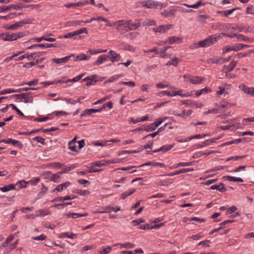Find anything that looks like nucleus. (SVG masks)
Here are the masks:
<instances>
[{"mask_svg":"<svg viewBox=\"0 0 254 254\" xmlns=\"http://www.w3.org/2000/svg\"><path fill=\"white\" fill-rule=\"evenodd\" d=\"M220 38L219 35H212L208 36L203 40L199 42L201 47H207L214 44Z\"/></svg>","mask_w":254,"mask_h":254,"instance_id":"obj_1","label":"nucleus"},{"mask_svg":"<svg viewBox=\"0 0 254 254\" xmlns=\"http://www.w3.org/2000/svg\"><path fill=\"white\" fill-rule=\"evenodd\" d=\"M84 33L85 34L88 33V31L87 28H82L78 30L75 31L73 32H69L66 33L63 36H59V38H73L74 39H80L81 37L78 36L79 34Z\"/></svg>","mask_w":254,"mask_h":254,"instance_id":"obj_2","label":"nucleus"},{"mask_svg":"<svg viewBox=\"0 0 254 254\" xmlns=\"http://www.w3.org/2000/svg\"><path fill=\"white\" fill-rule=\"evenodd\" d=\"M28 93H23L20 94L13 95V96L17 97L19 102H23L25 103H32L33 102V97L28 96Z\"/></svg>","mask_w":254,"mask_h":254,"instance_id":"obj_3","label":"nucleus"},{"mask_svg":"<svg viewBox=\"0 0 254 254\" xmlns=\"http://www.w3.org/2000/svg\"><path fill=\"white\" fill-rule=\"evenodd\" d=\"M158 95L160 97H161L164 95H167L168 96L172 97V96H175L177 95L181 96V97H189L190 96V94L188 93H186L185 94H181V91H173L172 92L170 91H163L159 92L158 93Z\"/></svg>","mask_w":254,"mask_h":254,"instance_id":"obj_4","label":"nucleus"},{"mask_svg":"<svg viewBox=\"0 0 254 254\" xmlns=\"http://www.w3.org/2000/svg\"><path fill=\"white\" fill-rule=\"evenodd\" d=\"M172 24L162 25L156 28H153L152 30L155 33H165L172 27Z\"/></svg>","mask_w":254,"mask_h":254,"instance_id":"obj_5","label":"nucleus"},{"mask_svg":"<svg viewBox=\"0 0 254 254\" xmlns=\"http://www.w3.org/2000/svg\"><path fill=\"white\" fill-rule=\"evenodd\" d=\"M127 22H128L127 23V25L126 26V28H127L130 30H136L140 26L139 19L135 20L134 23H132V21L131 20H127Z\"/></svg>","mask_w":254,"mask_h":254,"instance_id":"obj_6","label":"nucleus"},{"mask_svg":"<svg viewBox=\"0 0 254 254\" xmlns=\"http://www.w3.org/2000/svg\"><path fill=\"white\" fill-rule=\"evenodd\" d=\"M109 58L110 60L113 62H118L121 60V56L119 54H117L113 50H110L108 53Z\"/></svg>","mask_w":254,"mask_h":254,"instance_id":"obj_7","label":"nucleus"},{"mask_svg":"<svg viewBox=\"0 0 254 254\" xmlns=\"http://www.w3.org/2000/svg\"><path fill=\"white\" fill-rule=\"evenodd\" d=\"M0 142H4L5 143H11L14 146H17L18 147L21 148L23 146L22 144L18 140H14L12 138L3 139L0 141Z\"/></svg>","mask_w":254,"mask_h":254,"instance_id":"obj_8","label":"nucleus"},{"mask_svg":"<svg viewBox=\"0 0 254 254\" xmlns=\"http://www.w3.org/2000/svg\"><path fill=\"white\" fill-rule=\"evenodd\" d=\"M239 88L245 93L254 96V87H249L245 84H242L239 86Z\"/></svg>","mask_w":254,"mask_h":254,"instance_id":"obj_9","label":"nucleus"},{"mask_svg":"<svg viewBox=\"0 0 254 254\" xmlns=\"http://www.w3.org/2000/svg\"><path fill=\"white\" fill-rule=\"evenodd\" d=\"M45 175H46V177L47 178H49L51 181L55 182H59L60 180V176L59 173L58 174H52L51 172H46L45 173Z\"/></svg>","mask_w":254,"mask_h":254,"instance_id":"obj_10","label":"nucleus"},{"mask_svg":"<svg viewBox=\"0 0 254 254\" xmlns=\"http://www.w3.org/2000/svg\"><path fill=\"white\" fill-rule=\"evenodd\" d=\"M221 136H219L216 138H213L209 139H207L205 141L202 142L201 144L198 145V148H202L208 145H209L213 143H215L217 140L220 139Z\"/></svg>","mask_w":254,"mask_h":254,"instance_id":"obj_11","label":"nucleus"},{"mask_svg":"<svg viewBox=\"0 0 254 254\" xmlns=\"http://www.w3.org/2000/svg\"><path fill=\"white\" fill-rule=\"evenodd\" d=\"M70 183L69 182H66L63 184L58 185L53 190V192L57 190L59 192H62L64 189L67 188L69 185Z\"/></svg>","mask_w":254,"mask_h":254,"instance_id":"obj_12","label":"nucleus"},{"mask_svg":"<svg viewBox=\"0 0 254 254\" xmlns=\"http://www.w3.org/2000/svg\"><path fill=\"white\" fill-rule=\"evenodd\" d=\"M5 41H12L16 40L15 33L9 34V33H4V35L1 38Z\"/></svg>","mask_w":254,"mask_h":254,"instance_id":"obj_13","label":"nucleus"},{"mask_svg":"<svg viewBox=\"0 0 254 254\" xmlns=\"http://www.w3.org/2000/svg\"><path fill=\"white\" fill-rule=\"evenodd\" d=\"M89 2V1L88 0H86L81 2L66 3L64 5V6L66 8H70L72 6H82L88 4Z\"/></svg>","mask_w":254,"mask_h":254,"instance_id":"obj_14","label":"nucleus"},{"mask_svg":"<svg viewBox=\"0 0 254 254\" xmlns=\"http://www.w3.org/2000/svg\"><path fill=\"white\" fill-rule=\"evenodd\" d=\"M237 64V61H232L228 65L224 66V70L226 73L232 71Z\"/></svg>","mask_w":254,"mask_h":254,"instance_id":"obj_15","label":"nucleus"},{"mask_svg":"<svg viewBox=\"0 0 254 254\" xmlns=\"http://www.w3.org/2000/svg\"><path fill=\"white\" fill-rule=\"evenodd\" d=\"M234 35H235L236 37L240 40L243 41L245 42H253L254 41V39L250 38L247 36H245L242 34H236L234 33Z\"/></svg>","mask_w":254,"mask_h":254,"instance_id":"obj_16","label":"nucleus"},{"mask_svg":"<svg viewBox=\"0 0 254 254\" xmlns=\"http://www.w3.org/2000/svg\"><path fill=\"white\" fill-rule=\"evenodd\" d=\"M109 57L106 55H102L99 56L98 59L93 63V65H99L106 61Z\"/></svg>","mask_w":254,"mask_h":254,"instance_id":"obj_17","label":"nucleus"},{"mask_svg":"<svg viewBox=\"0 0 254 254\" xmlns=\"http://www.w3.org/2000/svg\"><path fill=\"white\" fill-rule=\"evenodd\" d=\"M224 186V185L223 183H220L218 185H212L210 189L212 190H216L221 192H225L226 191V189Z\"/></svg>","mask_w":254,"mask_h":254,"instance_id":"obj_18","label":"nucleus"},{"mask_svg":"<svg viewBox=\"0 0 254 254\" xmlns=\"http://www.w3.org/2000/svg\"><path fill=\"white\" fill-rule=\"evenodd\" d=\"M101 110L100 109H88L84 111V112L80 115L81 117H83L86 115H89L92 113L100 112Z\"/></svg>","mask_w":254,"mask_h":254,"instance_id":"obj_19","label":"nucleus"},{"mask_svg":"<svg viewBox=\"0 0 254 254\" xmlns=\"http://www.w3.org/2000/svg\"><path fill=\"white\" fill-rule=\"evenodd\" d=\"M159 4L157 1H148L145 4L143 5L144 7L148 8H157Z\"/></svg>","mask_w":254,"mask_h":254,"instance_id":"obj_20","label":"nucleus"},{"mask_svg":"<svg viewBox=\"0 0 254 254\" xmlns=\"http://www.w3.org/2000/svg\"><path fill=\"white\" fill-rule=\"evenodd\" d=\"M205 80L204 77H199L197 76H192L191 78V83L193 84H199Z\"/></svg>","mask_w":254,"mask_h":254,"instance_id":"obj_21","label":"nucleus"},{"mask_svg":"<svg viewBox=\"0 0 254 254\" xmlns=\"http://www.w3.org/2000/svg\"><path fill=\"white\" fill-rule=\"evenodd\" d=\"M225 180L229 181H232V182H238L240 183L244 182L243 179H242L241 178H236L235 177H232L230 176H224L223 178Z\"/></svg>","mask_w":254,"mask_h":254,"instance_id":"obj_22","label":"nucleus"},{"mask_svg":"<svg viewBox=\"0 0 254 254\" xmlns=\"http://www.w3.org/2000/svg\"><path fill=\"white\" fill-rule=\"evenodd\" d=\"M88 215L87 213H69L67 214V216L68 217H72L73 219H75L78 217H85Z\"/></svg>","mask_w":254,"mask_h":254,"instance_id":"obj_23","label":"nucleus"},{"mask_svg":"<svg viewBox=\"0 0 254 254\" xmlns=\"http://www.w3.org/2000/svg\"><path fill=\"white\" fill-rule=\"evenodd\" d=\"M175 9H171L169 11L167 10H164L161 12V14L165 17H170L175 15Z\"/></svg>","mask_w":254,"mask_h":254,"instance_id":"obj_24","label":"nucleus"},{"mask_svg":"<svg viewBox=\"0 0 254 254\" xmlns=\"http://www.w3.org/2000/svg\"><path fill=\"white\" fill-rule=\"evenodd\" d=\"M127 20H120L115 21L116 26H118L117 30L119 31L121 30L120 27L122 26H125V27L127 25Z\"/></svg>","mask_w":254,"mask_h":254,"instance_id":"obj_25","label":"nucleus"},{"mask_svg":"<svg viewBox=\"0 0 254 254\" xmlns=\"http://www.w3.org/2000/svg\"><path fill=\"white\" fill-rule=\"evenodd\" d=\"M115 246H120L122 248H125L126 249H131L134 248L135 246L134 244L130 243V242H127L125 244L122 243H117L115 245Z\"/></svg>","mask_w":254,"mask_h":254,"instance_id":"obj_26","label":"nucleus"},{"mask_svg":"<svg viewBox=\"0 0 254 254\" xmlns=\"http://www.w3.org/2000/svg\"><path fill=\"white\" fill-rule=\"evenodd\" d=\"M21 22L20 21H18L16 22L15 24H12L10 26H5L4 28L6 29H11V30H16L18 27H21Z\"/></svg>","mask_w":254,"mask_h":254,"instance_id":"obj_27","label":"nucleus"},{"mask_svg":"<svg viewBox=\"0 0 254 254\" xmlns=\"http://www.w3.org/2000/svg\"><path fill=\"white\" fill-rule=\"evenodd\" d=\"M211 91V89L208 87H206L204 88H203L201 90H197L195 92L196 96L198 97L201 95V94L207 93L208 92H210Z\"/></svg>","mask_w":254,"mask_h":254,"instance_id":"obj_28","label":"nucleus"},{"mask_svg":"<svg viewBox=\"0 0 254 254\" xmlns=\"http://www.w3.org/2000/svg\"><path fill=\"white\" fill-rule=\"evenodd\" d=\"M239 9V7H235L232 9L224 10V11H217V13H223V15L227 17L228 15L231 14L234 11L236 10Z\"/></svg>","mask_w":254,"mask_h":254,"instance_id":"obj_29","label":"nucleus"},{"mask_svg":"<svg viewBox=\"0 0 254 254\" xmlns=\"http://www.w3.org/2000/svg\"><path fill=\"white\" fill-rule=\"evenodd\" d=\"M148 165H151L153 166H159L161 167H164L165 165L164 164L159 163V162H147L144 164H141V165L139 166V167H142L143 166H148Z\"/></svg>","mask_w":254,"mask_h":254,"instance_id":"obj_30","label":"nucleus"},{"mask_svg":"<svg viewBox=\"0 0 254 254\" xmlns=\"http://www.w3.org/2000/svg\"><path fill=\"white\" fill-rule=\"evenodd\" d=\"M15 189V186L13 184H9L7 186H4L0 188V190L2 192H6L9 190H14Z\"/></svg>","mask_w":254,"mask_h":254,"instance_id":"obj_31","label":"nucleus"},{"mask_svg":"<svg viewBox=\"0 0 254 254\" xmlns=\"http://www.w3.org/2000/svg\"><path fill=\"white\" fill-rule=\"evenodd\" d=\"M253 53H254V50H250L247 52L238 53L236 54L235 56L238 58H242L248 56Z\"/></svg>","mask_w":254,"mask_h":254,"instance_id":"obj_32","label":"nucleus"},{"mask_svg":"<svg viewBox=\"0 0 254 254\" xmlns=\"http://www.w3.org/2000/svg\"><path fill=\"white\" fill-rule=\"evenodd\" d=\"M23 6L21 3H19L17 4H11L8 6H5V7H8V9H6V10H9L11 8L13 9L18 10L21 9L23 8Z\"/></svg>","mask_w":254,"mask_h":254,"instance_id":"obj_33","label":"nucleus"},{"mask_svg":"<svg viewBox=\"0 0 254 254\" xmlns=\"http://www.w3.org/2000/svg\"><path fill=\"white\" fill-rule=\"evenodd\" d=\"M156 21L153 19H145L142 23L143 26H155L156 25Z\"/></svg>","mask_w":254,"mask_h":254,"instance_id":"obj_34","label":"nucleus"},{"mask_svg":"<svg viewBox=\"0 0 254 254\" xmlns=\"http://www.w3.org/2000/svg\"><path fill=\"white\" fill-rule=\"evenodd\" d=\"M136 190L135 189H132L131 190H129L127 191H125L123 192L121 195V198L123 199H125L127 196L132 194L134 192H135Z\"/></svg>","mask_w":254,"mask_h":254,"instance_id":"obj_35","label":"nucleus"},{"mask_svg":"<svg viewBox=\"0 0 254 254\" xmlns=\"http://www.w3.org/2000/svg\"><path fill=\"white\" fill-rule=\"evenodd\" d=\"M94 20L102 21L103 22H109V20L102 16H98L97 18L93 17L91 19L85 21L86 23H90Z\"/></svg>","mask_w":254,"mask_h":254,"instance_id":"obj_36","label":"nucleus"},{"mask_svg":"<svg viewBox=\"0 0 254 254\" xmlns=\"http://www.w3.org/2000/svg\"><path fill=\"white\" fill-rule=\"evenodd\" d=\"M179 59L178 58H174L171 61H169L166 64V66L173 65L177 66L178 64Z\"/></svg>","mask_w":254,"mask_h":254,"instance_id":"obj_37","label":"nucleus"},{"mask_svg":"<svg viewBox=\"0 0 254 254\" xmlns=\"http://www.w3.org/2000/svg\"><path fill=\"white\" fill-rule=\"evenodd\" d=\"M172 183V180L170 179H168L165 180L160 181L157 183V186H168V184Z\"/></svg>","mask_w":254,"mask_h":254,"instance_id":"obj_38","label":"nucleus"},{"mask_svg":"<svg viewBox=\"0 0 254 254\" xmlns=\"http://www.w3.org/2000/svg\"><path fill=\"white\" fill-rule=\"evenodd\" d=\"M239 127L238 126H235V125H233L232 126L231 125H227V126H222L219 127V128L221 129V130H227V129H237Z\"/></svg>","mask_w":254,"mask_h":254,"instance_id":"obj_39","label":"nucleus"},{"mask_svg":"<svg viewBox=\"0 0 254 254\" xmlns=\"http://www.w3.org/2000/svg\"><path fill=\"white\" fill-rule=\"evenodd\" d=\"M73 192L82 196H85L90 194L89 191L82 190H75Z\"/></svg>","mask_w":254,"mask_h":254,"instance_id":"obj_40","label":"nucleus"},{"mask_svg":"<svg viewBox=\"0 0 254 254\" xmlns=\"http://www.w3.org/2000/svg\"><path fill=\"white\" fill-rule=\"evenodd\" d=\"M143 130L147 132L152 131L155 130V128L154 127L153 124H151L148 125H143Z\"/></svg>","mask_w":254,"mask_h":254,"instance_id":"obj_41","label":"nucleus"},{"mask_svg":"<svg viewBox=\"0 0 254 254\" xmlns=\"http://www.w3.org/2000/svg\"><path fill=\"white\" fill-rule=\"evenodd\" d=\"M38 83V79H34L31 81H30L27 82H22L19 84V86H23L24 85H28L29 86L31 85H37Z\"/></svg>","mask_w":254,"mask_h":254,"instance_id":"obj_42","label":"nucleus"},{"mask_svg":"<svg viewBox=\"0 0 254 254\" xmlns=\"http://www.w3.org/2000/svg\"><path fill=\"white\" fill-rule=\"evenodd\" d=\"M174 146V144L170 145H165L160 148V150L162 152H166L171 150Z\"/></svg>","mask_w":254,"mask_h":254,"instance_id":"obj_43","label":"nucleus"},{"mask_svg":"<svg viewBox=\"0 0 254 254\" xmlns=\"http://www.w3.org/2000/svg\"><path fill=\"white\" fill-rule=\"evenodd\" d=\"M168 40H169V44H172L174 43L178 42V41L181 40V38H180L178 37H176V36H171V37H169Z\"/></svg>","mask_w":254,"mask_h":254,"instance_id":"obj_44","label":"nucleus"},{"mask_svg":"<svg viewBox=\"0 0 254 254\" xmlns=\"http://www.w3.org/2000/svg\"><path fill=\"white\" fill-rule=\"evenodd\" d=\"M39 87H23L18 89H14L15 92H21L23 91H27L29 90H36L38 89Z\"/></svg>","mask_w":254,"mask_h":254,"instance_id":"obj_45","label":"nucleus"},{"mask_svg":"<svg viewBox=\"0 0 254 254\" xmlns=\"http://www.w3.org/2000/svg\"><path fill=\"white\" fill-rule=\"evenodd\" d=\"M83 23H86L85 21L83 20H74L70 22V26H75L77 25H82Z\"/></svg>","mask_w":254,"mask_h":254,"instance_id":"obj_46","label":"nucleus"},{"mask_svg":"<svg viewBox=\"0 0 254 254\" xmlns=\"http://www.w3.org/2000/svg\"><path fill=\"white\" fill-rule=\"evenodd\" d=\"M235 51H238L243 49L245 47H250V46L248 45L243 44L241 43L235 44Z\"/></svg>","mask_w":254,"mask_h":254,"instance_id":"obj_47","label":"nucleus"},{"mask_svg":"<svg viewBox=\"0 0 254 254\" xmlns=\"http://www.w3.org/2000/svg\"><path fill=\"white\" fill-rule=\"evenodd\" d=\"M231 51H235V45L233 46H227L224 47L223 49V54H224Z\"/></svg>","mask_w":254,"mask_h":254,"instance_id":"obj_48","label":"nucleus"},{"mask_svg":"<svg viewBox=\"0 0 254 254\" xmlns=\"http://www.w3.org/2000/svg\"><path fill=\"white\" fill-rule=\"evenodd\" d=\"M47 166H49V167H52L53 168H61V167H62L64 166V165L60 162H52V163H49L47 165Z\"/></svg>","mask_w":254,"mask_h":254,"instance_id":"obj_49","label":"nucleus"},{"mask_svg":"<svg viewBox=\"0 0 254 254\" xmlns=\"http://www.w3.org/2000/svg\"><path fill=\"white\" fill-rule=\"evenodd\" d=\"M25 58H27L29 60H32L33 59L32 53H31L29 54H27V55L25 54V55H22V56H20L19 57H18V58L17 59V60L21 61V60H23Z\"/></svg>","mask_w":254,"mask_h":254,"instance_id":"obj_50","label":"nucleus"},{"mask_svg":"<svg viewBox=\"0 0 254 254\" xmlns=\"http://www.w3.org/2000/svg\"><path fill=\"white\" fill-rule=\"evenodd\" d=\"M9 106L11 107L12 109L15 110L16 111V112L17 113V114L21 116V117H24V114H23V113L20 111L19 110L16 106L15 105L13 104H11L9 105Z\"/></svg>","mask_w":254,"mask_h":254,"instance_id":"obj_51","label":"nucleus"},{"mask_svg":"<svg viewBox=\"0 0 254 254\" xmlns=\"http://www.w3.org/2000/svg\"><path fill=\"white\" fill-rule=\"evenodd\" d=\"M106 164V161L103 160L98 161L97 162H95L93 163V166H97V167H101L102 166L105 165Z\"/></svg>","mask_w":254,"mask_h":254,"instance_id":"obj_52","label":"nucleus"},{"mask_svg":"<svg viewBox=\"0 0 254 254\" xmlns=\"http://www.w3.org/2000/svg\"><path fill=\"white\" fill-rule=\"evenodd\" d=\"M107 107L109 109H112L113 108V103L111 101H109L106 103H105L101 108H100V110H101V111L105 109Z\"/></svg>","mask_w":254,"mask_h":254,"instance_id":"obj_53","label":"nucleus"},{"mask_svg":"<svg viewBox=\"0 0 254 254\" xmlns=\"http://www.w3.org/2000/svg\"><path fill=\"white\" fill-rule=\"evenodd\" d=\"M37 48H45L44 44H36L27 48V49H37Z\"/></svg>","mask_w":254,"mask_h":254,"instance_id":"obj_54","label":"nucleus"},{"mask_svg":"<svg viewBox=\"0 0 254 254\" xmlns=\"http://www.w3.org/2000/svg\"><path fill=\"white\" fill-rule=\"evenodd\" d=\"M153 141H149L145 145L142 146L140 150H142L143 149H147V148L152 149V147H153Z\"/></svg>","mask_w":254,"mask_h":254,"instance_id":"obj_55","label":"nucleus"},{"mask_svg":"<svg viewBox=\"0 0 254 254\" xmlns=\"http://www.w3.org/2000/svg\"><path fill=\"white\" fill-rule=\"evenodd\" d=\"M144 222V220L143 218H139L132 221L131 223L134 226L139 225L140 224Z\"/></svg>","mask_w":254,"mask_h":254,"instance_id":"obj_56","label":"nucleus"},{"mask_svg":"<svg viewBox=\"0 0 254 254\" xmlns=\"http://www.w3.org/2000/svg\"><path fill=\"white\" fill-rule=\"evenodd\" d=\"M15 92L14 89L11 88L5 89L0 91V95Z\"/></svg>","mask_w":254,"mask_h":254,"instance_id":"obj_57","label":"nucleus"},{"mask_svg":"<svg viewBox=\"0 0 254 254\" xmlns=\"http://www.w3.org/2000/svg\"><path fill=\"white\" fill-rule=\"evenodd\" d=\"M33 139L43 145L45 144V139L41 136H36Z\"/></svg>","mask_w":254,"mask_h":254,"instance_id":"obj_58","label":"nucleus"},{"mask_svg":"<svg viewBox=\"0 0 254 254\" xmlns=\"http://www.w3.org/2000/svg\"><path fill=\"white\" fill-rule=\"evenodd\" d=\"M74 168H75V166L74 165H72V166H69L68 167L65 168L64 169V170L60 172L59 173V174L62 175V174H63L64 173H66L70 171V170L73 169Z\"/></svg>","mask_w":254,"mask_h":254,"instance_id":"obj_59","label":"nucleus"},{"mask_svg":"<svg viewBox=\"0 0 254 254\" xmlns=\"http://www.w3.org/2000/svg\"><path fill=\"white\" fill-rule=\"evenodd\" d=\"M84 75V73H81L71 79H68V81H69V82H76V81L79 80L80 79H81Z\"/></svg>","mask_w":254,"mask_h":254,"instance_id":"obj_60","label":"nucleus"},{"mask_svg":"<svg viewBox=\"0 0 254 254\" xmlns=\"http://www.w3.org/2000/svg\"><path fill=\"white\" fill-rule=\"evenodd\" d=\"M112 250V247L107 246L106 248H103L102 250L100 252V254H107L109 253Z\"/></svg>","mask_w":254,"mask_h":254,"instance_id":"obj_61","label":"nucleus"},{"mask_svg":"<svg viewBox=\"0 0 254 254\" xmlns=\"http://www.w3.org/2000/svg\"><path fill=\"white\" fill-rule=\"evenodd\" d=\"M164 121V120L162 118H159L157 119L156 121H155L153 123L154 127L155 128V129L160 125H161L163 122Z\"/></svg>","mask_w":254,"mask_h":254,"instance_id":"obj_62","label":"nucleus"},{"mask_svg":"<svg viewBox=\"0 0 254 254\" xmlns=\"http://www.w3.org/2000/svg\"><path fill=\"white\" fill-rule=\"evenodd\" d=\"M124 76V74H119V75H115L111 77L109 79V82H114L117 79H118L120 77H123Z\"/></svg>","mask_w":254,"mask_h":254,"instance_id":"obj_63","label":"nucleus"},{"mask_svg":"<svg viewBox=\"0 0 254 254\" xmlns=\"http://www.w3.org/2000/svg\"><path fill=\"white\" fill-rule=\"evenodd\" d=\"M46 237L44 234H41L38 236L33 237L32 239L36 241H43L46 239Z\"/></svg>","mask_w":254,"mask_h":254,"instance_id":"obj_64","label":"nucleus"}]
</instances>
